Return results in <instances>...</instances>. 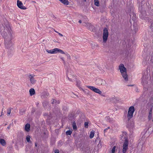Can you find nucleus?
Returning <instances> with one entry per match:
<instances>
[{
	"mask_svg": "<svg viewBox=\"0 0 153 153\" xmlns=\"http://www.w3.org/2000/svg\"><path fill=\"white\" fill-rule=\"evenodd\" d=\"M1 28V33L4 39H9L11 40L12 39V30L8 22L6 21L2 25Z\"/></svg>",
	"mask_w": 153,
	"mask_h": 153,
	"instance_id": "f257e3e1",
	"label": "nucleus"
},
{
	"mask_svg": "<svg viewBox=\"0 0 153 153\" xmlns=\"http://www.w3.org/2000/svg\"><path fill=\"white\" fill-rule=\"evenodd\" d=\"M119 69L125 80L126 81H128V75L127 73L126 69L124 65L122 64H120L119 66Z\"/></svg>",
	"mask_w": 153,
	"mask_h": 153,
	"instance_id": "f03ea898",
	"label": "nucleus"
},
{
	"mask_svg": "<svg viewBox=\"0 0 153 153\" xmlns=\"http://www.w3.org/2000/svg\"><path fill=\"white\" fill-rule=\"evenodd\" d=\"M66 68L67 69L66 73V76L69 80L71 81L72 82L75 77L73 75V72L71 71L69 68H68V67Z\"/></svg>",
	"mask_w": 153,
	"mask_h": 153,
	"instance_id": "7ed1b4c3",
	"label": "nucleus"
},
{
	"mask_svg": "<svg viewBox=\"0 0 153 153\" xmlns=\"http://www.w3.org/2000/svg\"><path fill=\"white\" fill-rule=\"evenodd\" d=\"M134 111V106H132L129 108L127 115L128 121L129 120L133 117V114Z\"/></svg>",
	"mask_w": 153,
	"mask_h": 153,
	"instance_id": "20e7f679",
	"label": "nucleus"
},
{
	"mask_svg": "<svg viewBox=\"0 0 153 153\" xmlns=\"http://www.w3.org/2000/svg\"><path fill=\"white\" fill-rule=\"evenodd\" d=\"M108 30L107 28H105L103 30V42L105 43L107 40L108 37Z\"/></svg>",
	"mask_w": 153,
	"mask_h": 153,
	"instance_id": "39448f33",
	"label": "nucleus"
},
{
	"mask_svg": "<svg viewBox=\"0 0 153 153\" xmlns=\"http://www.w3.org/2000/svg\"><path fill=\"white\" fill-rule=\"evenodd\" d=\"M128 141L126 139L123 146V153H126L127 150L128 149Z\"/></svg>",
	"mask_w": 153,
	"mask_h": 153,
	"instance_id": "423d86ee",
	"label": "nucleus"
},
{
	"mask_svg": "<svg viewBox=\"0 0 153 153\" xmlns=\"http://www.w3.org/2000/svg\"><path fill=\"white\" fill-rule=\"evenodd\" d=\"M34 74H29L28 75V78L29 79L30 83L32 84H34L36 83V80L35 79Z\"/></svg>",
	"mask_w": 153,
	"mask_h": 153,
	"instance_id": "0eeeda50",
	"label": "nucleus"
},
{
	"mask_svg": "<svg viewBox=\"0 0 153 153\" xmlns=\"http://www.w3.org/2000/svg\"><path fill=\"white\" fill-rule=\"evenodd\" d=\"M87 87L95 93L99 94H100L102 93L101 91L99 89L95 88L94 87L91 86H87Z\"/></svg>",
	"mask_w": 153,
	"mask_h": 153,
	"instance_id": "6e6552de",
	"label": "nucleus"
},
{
	"mask_svg": "<svg viewBox=\"0 0 153 153\" xmlns=\"http://www.w3.org/2000/svg\"><path fill=\"white\" fill-rule=\"evenodd\" d=\"M11 40H9V39H4L5 44V47L7 48H9L11 47L12 46V44L11 42Z\"/></svg>",
	"mask_w": 153,
	"mask_h": 153,
	"instance_id": "1a4fd4ad",
	"label": "nucleus"
},
{
	"mask_svg": "<svg viewBox=\"0 0 153 153\" xmlns=\"http://www.w3.org/2000/svg\"><path fill=\"white\" fill-rule=\"evenodd\" d=\"M17 6L20 9L23 10H25L26 9V7L24 6L23 4L21 1H19V0H17Z\"/></svg>",
	"mask_w": 153,
	"mask_h": 153,
	"instance_id": "9d476101",
	"label": "nucleus"
},
{
	"mask_svg": "<svg viewBox=\"0 0 153 153\" xmlns=\"http://www.w3.org/2000/svg\"><path fill=\"white\" fill-rule=\"evenodd\" d=\"M54 53H56L57 52H59L62 54H65V53L62 50L57 48H55L53 49Z\"/></svg>",
	"mask_w": 153,
	"mask_h": 153,
	"instance_id": "9b49d317",
	"label": "nucleus"
},
{
	"mask_svg": "<svg viewBox=\"0 0 153 153\" xmlns=\"http://www.w3.org/2000/svg\"><path fill=\"white\" fill-rule=\"evenodd\" d=\"M30 124L27 123L25 126V130L27 132H29L30 130Z\"/></svg>",
	"mask_w": 153,
	"mask_h": 153,
	"instance_id": "f8f14e48",
	"label": "nucleus"
},
{
	"mask_svg": "<svg viewBox=\"0 0 153 153\" xmlns=\"http://www.w3.org/2000/svg\"><path fill=\"white\" fill-rule=\"evenodd\" d=\"M49 93L44 92L42 93V95L41 96V98L42 99L46 98L49 96Z\"/></svg>",
	"mask_w": 153,
	"mask_h": 153,
	"instance_id": "ddd939ff",
	"label": "nucleus"
},
{
	"mask_svg": "<svg viewBox=\"0 0 153 153\" xmlns=\"http://www.w3.org/2000/svg\"><path fill=\"white\" fill-rule=\"evenodd\" d=\"M143 143H139L137 146V148L140 151L142 150V148L143 146Z\"/></svg>",
	"mask_w": 153,
	"mask_h": 153,
	"instance_id": "4468645a",
	"label": "nucleus"
},
{
	"mask_svg": "<svg viewBox=\"0 0 153 153\" xmlns=\"http://www.w3.org/2000/svg\"><path fill=\"white\" fill-rule=\"evenodd\" d=\"M87 26L91 30L93 31L94 28V26L91 24L88 23L87 24Z\"/></svg>",
	"mask_w": 153,
	"mask_h": 153,
	"instance_id": "2eb2a0df",
	"label": "nucleus"
},
{
	"mask_svg": "<svg viewBox=\"0 0 153 153\" xmlns=\"http://www.w3.org/2000/svg\"><path fill=\"white\" fill-rule=\"evenodd\" d=\"M105 120L107 122L110 123H112L113 122V120L112 118H110L109 116L106 117L105 118Z\"/></svg>",
	"mask_w": 153,
	"mask_h": 153,
	"instance_id": "dca6fc26",
	"label": "nucleus"
},
{
	"mask_svg": "<svg viewBox=\"0 0 153 153\" xmlns=\"http://www.w3.org/2000/svg\"><path fill=\"white\" fill-rule=\"evenodd\" d=\"M148 105L151 107H153V98L152 97L150 98L148 103Z\"/></svg>",
	"mask_w": 153,
	"mask_h": 153,
	"instance_id": "f3484780",
	"label": "nucleus"
},
{
	"mask_svg": "<svg viewBox=\"0 0 153 153\" xmlns=\"http://www.w3.org/2000/svg\"><path fill=\"white\" fill-rule=\"evenodd\" d=\"M148 78V77L146 78V76H143V77L142 78V81L143 82H142V83H143V84H146L147 83V81L146 79Z\"/></svg>",
	"mask_w": 153,
	"mask_h": 153,
	"instance_id": "a211bd4d",
	"label": "nucleus"
},
{
	"mask_svg": "<svg viewBox=\"0 0 153 153\" xmlns=\"http://www.w3.org/2000/svg\"><path fill=\"white\" fill-rule=\"evenodd\" d=\"M0 143L3 146H5L6 144L5 140L1 138H0Z\"/></svg>",
	"mask_w": 153,
	"mask_h": 153,
	"instance_id": "6ab92c4d",
	"label": "nucleus"
},
{
	"mask_svg": "<svg viewBox=\"0 0 153 153\" xmlns=\"http://www.w3.org/2000/svg\"><path fill=\"white\" fill-rule=\"evenodd\" d=\"M62 3L65 5L69 4V2L68 0H59Z\"/></svg>",
	"mask_w": 153,
	"mask_h": 153,
	"instance_id": "aec40b11",
	"label": "nucleus"
},
{
	"mask_svg": "<svg viewBox=\"0 0 153 153\" xmlns=\"http://www.w3.org/2000/svg\"><path fill=\"white\" fill-rule=\"evenodd\" d=\"M30 95L32 96L35 94V91L33 88H31L29 90Z\"/></svg>",
	"mask_w": 153,
	"mask_h": 153,
	"instance_id": "412c9836",
	"label": "nucleus"
},
{
	"mask_svg": "<svg viewBox=\"0 0 153 153\" xmlns=\"http://www.w3.org/2000/svg\"><path fill=\"white\" fill-rule=\"evenodd\" d=\"M72 126L73 129L74 130H76L77 129V126L76 125V123L75 122H74L72 123Z\"/></svg>",
	"mask_w": 153,
	"mask_h": 153,
	"instance_id": "4be33fe9",
	"label": "nucleus"
},
{
	"mask_svg": "<svg viewBox=\"0 0 153 153\" xmlns=\"http://www.w3.org/2000/svg\"><path fill=\"white\" fill-rule=\"evenodd\" d=\"M94 5L96 6L99 7L100 6V4L99 0H94Z\"/></svg>",
	"mask_w": 153,
	"mask_h": 153,
	"instance_id": "5701e85b",
	"label": "nucleus"
},
{
	"mask_svg": "<svg viewBox=\"0 0 153 153\" xmlns=\"http://www.w3.org/2000/svg\"><path fill=\"white\" fill-rule=\"evenodd\" d=\"M99 81L101 83H97V84L104 85L105 84V82L104 80L99 79Z\"/></svg>",
	"mask_w": 153,
	"mask_h": 153,
	"instance_id": "b1692460",
	"label": "nucleus"
},
{
	"mask_svg": "<svg viewBox=\"0 0 153 153\" xmlns=\"http://www.w3.org/2000/svg\"><path fill=\"white\" fill-rule=\"evenodd\" d=\"M148 131L149 132V133L151 134L152 133L153 131V127H150L149 128H148V129L147 131V132Z\"/></svg>",
	"mask_w": 153,
	"mask_h": 153,
	"instance_id": "393cba45",
	"label": "nucleus"
},
{
	"mask_svg": "<svg viewBox=\"0 0 153 153\" xmlns=\"http://www.w3.org/2000/svg\"><path fill=\"white\" fill-rule=\"evenodd\" d=\"M48 102L46 101H44L42 103L43 106L44 107H45L47 106V105L48 104Z\"/></svg>",
	"mask_w": 153,
	"mask_h": 153,
	"instance_id": "a878e982",
	"label": "nucleus"
},
{
	"mask_svg": "<svg viewBox=\"0 0 153 153\" xmlns=\"http://www.w3.org/2000/svg\"><path fill=\"white\" fill-rule=\"evenodd\" d=\"M30 136H29V135H27L26 137V140H27V141L28 143H30L31 142V141L30 140Z\"/></svg>",
	"mask_w": 153,
	"mask_h": 153,
	"instance_id": "bb28decb",
	"label": "nucleus"
},
{
	"mask_svg": "<svg viewBox=\"0 0 153 153\" xmlns=\"http://www.w3.org/2000/svg\"><path fill=\"white\" fill-rule=\"evenodd\" d=\"M72 131L70 130H68L66 132L67 135H71L72 133Z\"/></svg>",
	"mask_w": 153,
	"mask_h": 153,
	"instance_id": "cd10ccee",
	"label": "nucleus"
},
{
	"mask_svg": "<svg viewBox=\"0 0 153 153\" xmlns=\"http://www.w3.org/2000/svg\"><path fill=\"white\" fill-rule=\"evenodd\" d=\"M46 51L48 53H51V54H53L54 53L53 50H49L48 49L46 50Z\"/></svg>",
	"mask_w": 153,
	"mask_h": 153,
	"instance_id": "c85d7f7f",
	"label": "nucleus"
},
{
	"mask_svg": "<svg viewBox=\"0 0 153 153\" xmlns=\"http://www.w3.org/2000/svg\"><path fill=\"white\" fill-rule=\"evenodd\" d=\"M94 136V132H93L92 131H91L90 133L89 137L90 138H92Z\"/></svg>",
	"mask_w": 153,
	"mask_h": 153,
	"instance_id": "c756f323",
	"label": "nucleus"
},
{
	"mask_svg": "<svg viewBox=\"0 0 153 153\" xmlns=\"http://www.w3.org/2000/svg\"><path fill=\"white\" fill-rule=\"evenodd\" d=\"M152 113L149 112V115L148 116V118L149 120H150L152 117Z\"/></svg>",
	"mask_w": 153,
	"mask_h": 153,
	"instance_id": "7c9ffc66",
	"label": "nucleus"
},
{
	"mask_svg": "<svg viewBox=\"0 0 153 153\" xmlns=\"http://www.w3.org/2000/svg\"><path fill=\"white\" fill-rule=\"evenodd\" d=\"M115 149H116V146H114L113 147V148L111 150V153H115Z\"/></svg>",
	"mask_w": 153,
	"mask_h": 153,
	"instance_id": "2f4dec72",
	"label": "nucleus"
},
{
	"mask_svg": "<svg viewBox=\"0 0 153 153\" xmlns=\"http://www.w3.org/2000/svg\"><path fill=\"white\" fill-rule=\"evenodd\" d=\"M151 25L150 26V28H153V21H152L150 22Z\"/></svg>",
	"mask_w": 153,
	"mask_h": 153,
	"instance_id": "473e14b6",
	"label": "nucleus"
},
{
	"mask_svg": "<svg viewBox=\"0 0 153 153\" xmlns=\"http://www.w3.org/2000/svg\"><path fill=\"white\" fill-rule=\"evenodd\" d=\"M11 113V109L10 108L8 109L7 111V113L8 114H10Z\"/></svg>",
	"mask_w": 153,
	"mask_h": 153,
	"instance_id": "72a5a7b5",
	"label": "nucleus"
},
{
	"mask_svg": "<svg viewBox=\"0 0 153 153\" xmlns=\"http://www.w3.org/2000/svg\"><path fill=\"white\" fill-rule=\"evenodd\" d=\"M85 127L86 128H88V123L87 122H85Z\"/></svg>",
	"mask_w": 153,
	"mask_h": 153,
	"instance_id": "f704fd0d",
	"label": "nucleus"
},
{
	"mask_svg": "<svg viewBox=\"0 0 153 153\" xmlns=\"http://www.w3.org/2000/svg\"><path fill=\"white\" fill-rule=\"evenodd\" d=\"M65 54L66 55V56L67 57V58L68 59H71V56H70V55L68 54V53L66 54L65 53Z\"/></svg>",
	"mask_w": 153,
	"mask_h": 153,
	"instance_id": "c9c22d12",
	"label": "nucleus"
},
{
	"mask_svg": "<svg viewBox=\"0 0 153 153\" xmlns=\"http://www.w3.org/2000/svg\"><path fill=\"white\" fill-rule=\"evenodd\" d=\"M73 115L72 114H71L69 116V119L70 120H71L72 118L73 117Z\"/></svg>",
	"mask_w": 153,
	"mask_h": 153,
	"instance_id": "e433bc0d",
	"label": "nucleus"
},
{
	"mask_svg": "<svg viewBox=\"0 0 153 153\" xmlns=\"http://www.w3.org/2000/svg\"><path fill=\"white\" fill-rule=\"evenodd\" d=\"M60 59L63 61L64 65H65L66 63L64 60L63 58V57H61Z\"/></svg>",
	"mask_w": 153,
	"mask_h": 153,
	"instance_id": "4c0bfd02",
	"label": "nucleus"
},
{
	"mask_svg": "<svg viewBox=\"0 0 153 153\" xmlns=\"http://www.w3.org/2000/svg\"><path fill=\"white\" fill-rule=\"evenodd\" d=\"M76 82L77 83V86L78 85H79L80 83V81L79 80H76Z\"/></svg>",
	"mask_w": 153,
	"mask_h": 153,
	"instance_id": "58836bf2",
	"label": "nucleus"
},
{
	"mask_svg": "<svg viewBox=\"0 0 153 153\" xmlns=\"http://www.w3.org/2000/svg\"><path fill=\"white\" fill-rule=\"evenodd\" d=\"M153 107H151L150 109L149 112L152 113V109H153Z\"/></svg>",
	"mask_w": 153,
	"mask_h": 153,
	"instance_id": "ea45409f",
	"label": "nucleus"
},
{
	"mask_svg": "<svg viewBox=\"0 0 153 153\" xmlns=\"http://www.w3.org/2000/svg\"><path fill=\"white\" fill-rule=\"evenodd\" d=\"M55 153H59V151L58 149L56 150L55 151Z\"/></svg>",
	"mask_w": 153,
	"mask_h": 153,
	"instance_id": "a19ab883",
	"label": "nucleus"
},
{
	"mask_svg": "<svg viewBox=\"0 0 153 153\" xmlns=\"http://www.w3.org/2000/svg\"><path fill=\"white\" fill-rule=\"evenodd\" d=\"M108 130L107 128L105 129L104 130V133H105L106 132H107V131Z\"/></svg>",
	"mask_w": 153,
	"mask_h": 153,
	"instance_id": "79ce46f5",
	"label": "nucleus"
},
{
	"mask_svg": "<svg viewBox=\"0 0 153 153\" xmlns=\"http://www.w3.org/2000/svg\"><path fill=\"white\" fill-rule=\"evenodd\" d=\"M58 33L60 36H63V35H62V34H61L60 33Z\"/></svg>",
	"mask_w": 153,
	"mask_h": 153,
	"instance_id": "37998d69",
	"label": "nucleus"
},
{
	"mask_svg": "<svg viewBox=\"0 0 153 153\" xmlns=\"http://www.w3.org/2000/svg\"><path fill=\"white\" fill-rule=\"evenodd\" d=\"M24 111L23 110V109H21L20 110V113H21L22 112H24Z\"/></svg>",
	"mask_w": 153,
	"mask_h": 153,
	"instance_id": "c03bdc74",
	"label": "nucleus"
},
{
	"mask_svg": "<svg viewBox=\"0 0 153 153\" xmlns=\"http://www.w3.org/2000/svg\"><path fill=\"white\" fill-rule=\"evenodd\" d=\"M10 125H9L7 127V128L8 129H10Z\"/></svg>",
	"mask_w": 153,
	"mask_h": 153,
	"instance_id": "a18cd8bd",
	"label": "nucleus"
},
{
	"mask_svg": "<svg viewBox=\"0 0 153 153\" xmlns=\"http://www.w3.org/2000/svg\"><path fill=\"white\" fill-rule=\"evenodd\" d=\"M55 100H54L53 99V101H52V102H51L52 104H54V102H55V101H54Z\"/></svg>",
	"mask_w": 153,
	"mask_h": 153,
	"instance_id": "49530a36",
	"label": "nucleus"
},
{
	"mask_svg": "<svg viewBox=\"0 0 153 153\" xmlns=\"http://www.w3.org/2000/svg\"><path fill=\"white\" fill-rule=\"evenodd\" d=\"M97 82H98V83H101V82H100L99 81V79H98V80H96Z\"/></svg>",
	"mask_w": 153,
	"mask_h": 153,
	"instance_id": "de8ad7c7",
	"label": "nucleus"
},
{
	"mask_svg": "<svg viewBox=\"0 0 153 153\" xmlns=\"http://www.w3.org/2000/svg\"><path fill=\"white\" fill-rule=\"evenodd\" d=\"M54 31L55 32H56V33H58L59 32H58L57 31H56V30L55 29H54Z\"/></svg>",
	"mask_w": 153,
	"mask_h": 153,
	"instance_id": "09e8293b",
	"label": "nucleus"
},
{
	"mask_svg": "<svg viewBox=\"0 0 153 153\" xmlns=\"http://www.w3.org/2000/svg\"><path fill=\"white\" fill-rule=\"evenodd\" d=\"M79 22L80 23H82V21L81 20H79Z\"/></svg>",
	"mask_w": 153,
	"mask_h": 153,
	"instance_id": "8fccbe9b",
	"label": "nucleus"
},
{
	"mask_svg": "<svg viewBox=\"0 0 153 153\" xmlns=\"http://www.w3.org/2000/svg\"><path fill=\"white\" fill-rule=\"evenodd\" d=\"M74 94H71V96L72 97H74Z\"/></svg>",
	"mask_w": 153,
	"mask_h": 153,
	"instance_id": "3c124183",
	"label": "nucleus"
},
{
	"mask_svg": "<svg viewBox=\"0 0 153 153\" xmlns=\"http://www.w3.org/2000/svg\"><path fill=\"white\" fill-rule=\"evenodd\" d=\"M127 86H133V85H127Z\"/></svg>",
	"mask_w": 153,
	"mask_h": 153,
	"instance_id": "603ef678",
	"label": "nucleus"
},
{
	"mask_svg": "<svg viewBox=\"0 0 153 153\" xmlns=\"http://www.w3.org/2000/svg\"><path fill=\"white\" fill-rule=\"evenodd\" d=\"M2 138V135L1 134H0V138Z\"/></svg>",
	"mask_w": 153,
	"mask_h": 153,
	"instance_id": "864d4df0",
	"label": "nucleus"
},
{
	"mask_svg": "<svg viewBox=\"0 0 153 153\" xmlns=\"http://www.w3.org/2000/svg\"><path fill=\"white\" fill-rule=\"evenodd\" d=\"M35 146H37V143H35Z\"/></svg>",
	"mask_w": 153,
	"mask_h": 153,
	"instance_id": "5fc2aeb1",
	"label": "nucleus"
},
{
	"mask_svg": "<svg viewBox=\"0 0 153 153\" xmlns=\"http://www.w3.org/2000/svg\"><path fill=\"white\" fill-rule=\"evenodd\" d=\"M110 127H108L107 128V130H108V129H110Z\"/></svg>",
	"mask_w": 153,
	"mask_h": 153,
	"instance_id": "6e6d98bb",
	"label": "nucleus"
},
{
	"mask_svg": "<svg viewBox=\"0 0 153 153\" xmlns=\"http://www.w3.org/2000/svg\"><path fill=\"white\" fill-rule=\"evenodd\" d=\"M83 1H84V2H86V0H83Z\"/></svg>",
	"mask_w": 153,
	"mask_h": 153,
	"instance_id": "4d7b16f0",
	"label": "nucleus"
},
{
	"mask_svg": "<svg viewBox=\"0 0 153 153\" xmlns=\"http://www.w3.org/2000/svg\"><path fill=\"white\" fill-rule=\"evenodd\" d=\"M152 121L153 122V120H152Z\"/></svg>",
	"mask_w": 153,
	"mask_h": 153,
	"instance_id": "13d9d810",
	"label": "nucleus"
},
{
	"mask_svg": "<svg viewBox=\"0 0 153 153\" xmlns=\"http://www.w3.org/2000/svg\"><path fill=\"white\" fill-rule=\"evenodd\" d=\"M2 0H0V1H1Z\"/></svg>",
	"mask_w": 153,
	"mask_h": 153,
	"instance_id": "bf43d9fd",
	"label": "nucleus"
}]
</instances>
